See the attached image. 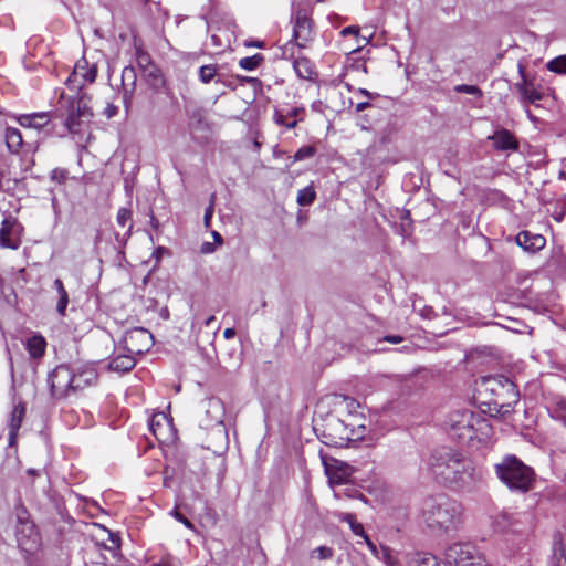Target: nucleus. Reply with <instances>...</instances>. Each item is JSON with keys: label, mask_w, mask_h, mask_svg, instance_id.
I'll list each match as a JSON object with an SVG mask.
<instances>
[{"label": "nucleus", "mask_w": 566, "mask_h": 566, "mask_svg": "<svg viewBox=\"0 0 566 566\" xmlns=\"http://www.w3.org/2000/svg\"><path fill=\"white\" fill-rule=\"evenodd\" d=\"M429 469L438 483L454 490L470 491L480 480L473 462L450 447H440L431 453Z\"/></svg>", "instance_id": "1"}, {"label": "nucleus", "mask_w": 566, "mask_h": 566, "mask_svg": "<svg viewBox=\"0 0 566 566\" xmlns=\"http://www.w3.org/2000/svg\"><path fill=\"white\" fill-rule=\"evenodd\" d=\"M314 430L324 444L335 448L347 447L349 442L359 441L366 434L364 417L353 415L342 418L329 413L322 423H315Z\"/></svg>", "instance_id": "2"}, {"label": "nucleus", "mask_w": 566, "mask_h": 566, "mask_svg": "<svg viewBox=\"0 0 566 566\" xmlns=\"http://www.w3.org/2000/svg\"><path fill=\"white\" fill-rule=\"evenodd\" d=\"M476 391L482 405L489 411L507 415L518 402L520 392L516 385L503 375L485 376L476 382Z\"/></svg>", "instance_id": "3"}, {"label": "nucleus", "mask_w": 566, "mask_h": 566, "mask_svg": "<svg viewBox=\"0 0 566 566\" xmlns=\"http://www.w3.org/2000/svg\"><path fill=\"white\" fill-rule=\"evenodd\" d=\"M421 517L431 531L449 533L462 523V505L443 494L428 496L421 504Z\"/></svg>", "instance_id": "4"}, {"label": "nucleus", "mask_w": 566, "mask_h": 566, "mask_svg": "<svg viewBox=\"0 0 566 566\" xmlns=\"http://www.w3.org/2000/svg\"><path fill=\"white\" fill-rule=\"evenodd\" d=\"M446 426L449 436L464 446H471L475 440L485 442L493 433L488 419L468 409L450 412Z\"/></svg>", "instance_id": "5"}, {"label": "nucleus", "mask_w": 566, "mask_h": 566, "mask_svg": "<svg viewBox=\"0 0 566 566\" xmlns=\"http://www.w3.org/2000/svg\"><path fill=\"white\" fill-rule=\"evenodd\" d=\"M494 472L511 492L525 494L534 488L535 471L514 454H505L494 464Z\"/></svg>", "instance_id": "6"}, {"label": "nucleus", "mask_w": 566, "mask_h": 566, "mask_svg": "<svg viewBox=\"0 0 566 566\" xmlns=\"http://www.w3.org/2000/svg\"><path fill=\"white\" fill-rule=\"evenodd\" d=\"M15 537L19 547L27 553L34 552L40 545V535L24 509L17 511Z\"/></svg>", "instance_id": "7"}, {"label": "nucleus", "mask_w": 566, "mask_h": 566, "mask_svg": "<svg viewBox=\"0 0 566 566\" xmlns=\"http://www.w3.org/2000/svg\"><path fill=\"white\" fill-rule=\"evenodd\" d=\"M51 394L55 399L67 398L74 391L73 369L67 365L56 366L48 378Z\"/></svg>", "instance_id": "8"}, {"label": "nucleus", "mask_w": 566, "mask_h": 566, "mask_svg": "<svg viewBox=\"0 0 566 566\" xmlns=\"http://www.w3.org/2000/svg\"><path fill=\"white\" fill-rule=\"evenodd\" d=\"M532 515L527 512H503L496 516L494 527L500 533L524 534L532 528Z\"/></svg>", "instance_id": "9"}, {"label": "nucleus", "mask_w": 566, "mask_h": 566, "mask_svg": "<svg viewBox=\"0 0 566 566\" xmlns=\"http://www.w3.org/2000/svg\"><path fill=\"white\" fill-rule=\"evenodd\" d=\"M518 73L522 81L515 83V90L520 95V103L523 107H530V105L538 107V102L543 99L544 94L534 85L533 82L526 80L525 67L522 64H518Z\"/></svg>", "instance_id": "10"}, {"label": "nucleus", "mask_w": 566, "mask_h": 566, "mask_svg": "<svg viewBox=\"0 0 566 566\" xmlns=\"http://www.w3.org/2000/svg\"><path fill=\"white\" fill-rule=\"evenodd\" d=\"M313 22L306 11L297 10L294 14L293 40L298 48H305L313 40Z\"/></svg>", "instance_id": "11"}, {"label": "nucleus", "mask_w": 566, "mask_h": 566, "mask_svg": "<svg viewBox=\"0 0 566 566\" xmlns=\"http://www.w3.org/2000/svg\"><path fill=\"white\" fill-rule=\"evenodd\" d=\"M474 557L472 545L454 543L446 549L443 566H464Z\"/></svg>", "instance_id": "12"}, {"label": "nucleus", "mask_w": 566, "mask_h": 566, "mask_svg": "<svg viewBox=\"0 0 566 566\" xmlns=\"http://www.w3.org/2000/svg\"><path fill=\"white\" fill-rule=\"evenodd\" d=\"M153 335L145 328L138 327L126 333L125 344L130 354H142L151 345Z\"/></svg>", "instance_id": "13"}, {"label": "nucleus", "mask_w": 566, "mask_h": 566, "mask_svg": "<svg viewBox=\"0 0 566 566\" xmlns=\"http://www.w3.org/2000/svg\"><path fill=\"white\" fill-rule=\"evenodd\" d=\"M20 224L17 219L12 217H7L2 220L0 227V247L8 248L11 250H18L21 245V241L19 238L14 235L18 233V228Z\"/></svg>", "instance_id": "14"}, {"label": "nucleus", "mask_w": 566, "mask_h": 566, "mask_svg": "<svg viewBox=\"0 0 566 566\" xmlns=\"http://www.w3.org/2000/svg\"><path fill=\"white\" fill-rule=\"evenodd\" d=\"M492 140L493 148L497 151H518L520 143L515 135L506 128H497L488 137Z\"/></svg>", "instance_id": "15"}, {"label": "nucleus", "mask_w": 566, "mask_h": 566, "mask_svg": "<svg viewBox=\"0 0 566 566\" xmlns=\"http://www.w3.org/2000/svg\"><path fill=\"white\" fill-rule=\"evenodd\" d=\"M72 369L75 392L94 385L97 380L98 374L93 364H83Z\"/></svg>", "instance_id": "16"}, {"label": "nucleus", "mask_w": 566, "mask_h": 566, "mask_svg": "<svg viewBox=\"0 0 566 566\" xmlns=\"http://www.w3.org/2000/svg\"><path fill=\"white\" fill-rule=\"evenodd\" d=\"M228 444L229 438L224 424H213L208 433L207 449L213 453H221L228 448Z\"/></svg>", "instance_id": "17"}, {"label": "nucleus", "mask_w": 566, "mask_h": 566, "mask_svg": "<svg viewBox=\"0 0 566 566\" xmlns=\"http://www.w3.org/2000/svg\"><path fill=\"white\" fill-rule=\"evenodd\" d=\"M203 408L207 417V428L223 423L226 409L221 399L217 397L208 398L203 401Z\"/></svg>", "instance_id": "18"}, {"label": "nucleus", "mask_w": 566, "mask_h": 566, "mask_svg": "<svg viewBox=\"0 0 566 566\" xmlns=\"http://www.w3.org/2000/svg\"><path fill=\"white\" fill-rule=\"evenodd\" d=\"M515 241L524 251L535 253L542 250L546 244V239L542 234L532 233L524 230L517 233Z\"/></svg>", "instance_id": "19"}, {"label": "nucleus", "mask_w": 566, "mask_h": 566, "mask_svg": "<svg viewBox=\"0 0 566 566\" xmlns=\"http://www.w3.org/2000/svg\"><path fill=\"white\" fill-rule=\"evenodd\" d=\"M549 566H566V547L562 532L556 531L553 534L552 555L548 562Z\"/></svg>", "instance_id": "20"}, {"label": "nucleus", "mask_w": 566, "mask_h": 566, "mask_svg": "<svg viewBox=\"0 0 566 566\" xmlns=\"http://www.w3.org/2000/svg\"><path fill=\"white\" fill-rule=\"evenodd\" d=\"M25 415V406L21 402L15 405L10 413L9 420V444L13 446L15 443L18 431L21 427L22 419Z\"/></svg>", "instance_id": "21"}, {"label": "nucleus", "mask_w": 566, "mask_h": 566, "mask_svg": "<svg viewBox=\"0 0 566 566\" xmlns=\"http://www.w3.org/2000/svg\"><path fill=\"white\" fill-rule=\"evenodd\" d=\"M97 76V66L95 64L90 65L86 60H82L76 63L74 71H73V77H82L83 82L81 86H83L86 83H93Z\"/></svg>", "instance_id": "22"}, {"label": "nucleus", "mask_w": 566, "mask_h": 566, "mask_svg": "<svg viewBox=\"0 0 566 566\" xmlns=\"http://www.w3.org/2000/svg\"><path fill=\"white\" fill-rule=\"evenodd\" d=\"M301 113H303V108L293 107L283 114L281 111H275L274 120L276 124L284 126L287 129L295 128L297 126V120L295 119Z\"/></svg>", "instance_id": "23"}, {"label": "nucleus", "mask_w": 566, "mask_h": 566, "mask_svg": "<svg viewBox=\"0 0 566 566\" xmlns=\"http://www.w3.org/2000/svg\"><path fill=\"white\" fill-rule=\"evenodd\" d=\"M4 142L11 154H18L23 145L21 132L15 127H8L4 132Z\"/></svg>", "instance_id": "24"}, {"label": "nucleus", "mask_w": 566, "mask_h": 566, "mask_svg": "<svg viewBox=\"0 0 566 566\" xmlns=\"http://www.w3.org/2000/svg\"><path fill=\"white\" fill-rule=\"evenodd\" d=\"M53 289L57 294L56 312L60 316H65L66 308L70 303L69 293L61 279H55L53 282Z\"/></svg>", "instance_id": "25"}, {"label": "nucleus", "mask_w": 566, "mask_h": 566, "mask_svg": "<svg viewBox=\"0 0 566 566\" xmlns=\"http://www.w3.org/2000/svg\"><path fill=\"white\" fill-rule=\"evenodd\" d=\"M199 80L202 84L209 83H223L221 74L219 73L218 64H207L199 67L198 71Z\"/></svg>", "instance_id": "26"}, {"label": "nucleus", "mask_w": 566, "mask_h": 566, "mask_svg": "<svg viewBox=\"0 0 566 566\" xmlns=\"http://www.w3.org/2000/svg\"><path fill=\"white\" fill-rule=\"evenodd\" d=\"M135 365L136 360L132 354L118 355L111 360L109 369L114 371L127 373L132 370Z\"/></svg>", "instance_id": "27"}, {"label": "nucleus", "mask_w": 566, "mask_h": 566, "mask_svg": "<svg viewBox=\"0 0 566 566\" xmlns=\"http://www.w3.org/2000/svg\"><path fill=\"white\" fill-rule=\"evenodd\" d=\"M140 73L151 87L158 88L164 84L161 71L155 63L142 70Z\"/></svg>", "instance_id": "28"}, {"label": "nucleus", "mask_w": 566, "mask_h": 566, "mask_svg": "<svg viewBox=\"0 0 566 566\" xmlns=\"http://www.w3.org/2000/svg\"><path fill=\"white\" fill-rule=\"evenodd\" d=\"M46 342L41 335H33L27 342V348L29 354L33 358H39L44 355Z\"/></svg>", "instance_id": "29"}, {"label": "nucleus", "mask_w": 566, "mask_h": 566, "mask_svg": "<svg viewBox=\"0 0 566 566\" xmlns=\"http://www.w3.org/2000/svg\"><path fill=\"white\" fill-rule=\"evenodd\" d=\"M293 67L297 76L304 80L312 78V75L314 74L313 64L306 57L296 59L293 63Z\"/></svg>", "instance_id": "30"}, {"label": "nucleus", "mask_w": 566, "mask_h": 566, "mask_svg": "<svg viewBox=\"0 0 566 566\" xmlns=\"http://www.w3.org/2000/svg\"><path fill=\"white\" fill-rule=\"evenodd\" d=\"M49 122L45 113H35L32 115H24L20 118V124L25 127L41 128Z\"/></svg>", "instance_id": "31"}, {"label": "nucleus", "mask_w": 566, "mask_h": 566, "mask_svg": "<svg viewBox=\"0 0 566 566\" xmlns=\"http://www.w3.org/2000/svg\"><path fill=\"white\" fill-rule=\"evenodd\" d=\"M137 74L134 66H125L122 72V83L125 91V95L129 92L133 93L136 86Z\"/></svg>", "instance_id": "32"}, {"label": "nucleus", "mask_w": 566, "mask_h": 566, "mask_svg": "<svg viewBox=\"0 0 566 566\" xmlns=\"http://www.w3.org/2000/svg\"><path fill=\"white\" fill-rule=\"evenodd\" d=\"M70 108L74 109L76 116L81 117L82 119H91L93 117L91 108L83 98L72 99L70 103Z\"/></svg>", "instance_id": "33"}, {"label": "nucleus", "mask_w": 566, "mask_h": 566, "mask_svg": "<svg viewBox=\"0 0 566 566\" xmlns=\"http://www.w3.org/2000/svg\"><path fill=\"white\" fill-rule=\"evenodd\" d=\"M549 415L553 419L562 422L566 427V399H558L551 408Z\"/></svg>", "instance_id": "34"}, {"label": "nucleus", "mask_w": 566, "mask_h": 566, "mask_svg": "<svg viewBox=\"0 0 566 566\" xmlns=\"http://www.w3.org/2000/svg\"><path fill=\"white\" fill-rule=\"evenodd\" d=\"M411 563L415 566H440L438 558L431 553H416Z\"/></svg>", "instance_id": "35"}, {"label": "nucleus", "mask_w": 566, "mask_h": 566, "mask_svg": "<svg viewBox=\"0 0 566 566\" xmlns=\"http://www.w3.org/2000/svg\"><path fill=\"white\" fill-rule=\"evenodd\" d=\"M340 520L343 522H346L349 525L352 532L356 536L365 537L367 535L365 530H364L363 524L357 522V520H356L354 514H352V513H344V514H342Z\"/></svg>", "instance_id": "36"}, {"label": "nucleus", "mask_w": 566, "mask_h": 566, "mask_svg": "<svg viewBox=\"0 0 566 566\" xmlns=\"http://www.w3.org/2000/svg\"><path fill=\"white\" fill-rule=\"evenodd\" d=\"M132 210L128 208H120L117 212L116 221L120 227H126L128 224L127 231L125 235L129 237L133 228L132 222Z\"/></svg>", "instance_id": "37"}, {"label": "nucleus", "mask_w": 566, "mask_h": 566, "mask_svg": "<svg viewBox=\"0 0 566 566\" xmlns=\"http://www.w3.org/2000/svg\"><path fill=\"white\" fill-rule=\"evenodd\" d=\"M316 198V192L313 186H307L301 189L297 193V203L300 206H310Z\"/></svg>", "instance_id": "38"}, {"label": "nucleus", "mask_w": 566, "mask_h": 566, "mask_svg": "<svg viewBox=\"0 0 566 566\" xmlns=\"http://www.w3.org/2000/svg\"><path fill=\"white\" fill-rule=\"evenodd\" d=\"M386 566H399L397 554L388 546L380 545V555L378 557Z\"/></svg>", "instance_id": "39"}, {"label": "nucleus", "mask_w": 566, "mask_h": 566, "mask_svg": "<svg viewBox=\"0 0 566 566\" xmlns=\"http://www.w3.org/2000/svg\"><path fill=\"white\" fill-rule=\"evenodd\" d=\"M264 61V56L260 53L254 54L252 56L243 57L239 61V65L241 69L247 71L255 70L262 62Z\"/></svg>", "instance_id": "40"}, {"label": "nucleus", "mask_w": 566, "mask_h": 566, "mask_svg": "<svg viewBox=\"0 0 566 566\" xmlns=\"http://www.w3.org/2000/svg\"><path fill=\"white\" fill-rule=\"evenodd\" d=\"M82 120L83 119L81 117L76 116L75 111L70 108L65 120V126L71 134H76L80 132Z\"/></svg>", "instance_id": "41"}, {"label": "nucleus", "mask_w": 566, "mask_h": 566, "mask_svg": "<svg viewBox=\"0 0 566 566\" xmlns=\"http://www.w3.org/2000/svg\"><path fill=\"white\" fill-rule=\"evenodd\" d=\"M547 69L554 73L566 74V55H560L549 61Z\"/></svg>", "instance_id": "42"}, {"label": "nucleus", "mask_w": 566, "mask_h": 566, "mask_svg": "<svg viewBox=\"0 0 566 566\" xmlns=\"http://www.w3.org/2000/svg\"><path fill=\"white\" fill-rule=\"evenodd\" d=\"M136 63L139 71L146 69L147 66L154 64L151 56L144 51L142 48L136 46Z\"/></svg>", "instance_id": "43"}, {"label": "nucleus", "mask_w": 566, "mask_h": 566, "mask_svg": "<svg viewBox=\"0 0 566 566\" xmlns=\"http://www.w3.org/2000/svg\"><path fill=\"white\" fill-rule=\"evenodd\" d=\"M316 154V148L312 145H306L296 150L293 158L295 161H301L313 157Z\"/></svg>", "instance_id": "44"}, {"label": "nucleus", "mask_w": 566, "mask_h": 566, "mask_svg": "<svg viewBox=\"0 0 566 566\" xmlns=\"http://www.w3.org/2000/svg\"><path fill=\"white\" fill-rule=\"evenodd\" d=\"M69 178V170L65 168H54L50 174V179L59 185L65 184Z\"/></svg>", "instance_id": "45"}, {"label": "nucleus", "mask_w": 566, "mask_h": 566, "mask_svg": "<svg viewBox=\"0 0 566 566\" xmlns=\"http://www.w3.org/2000/svg\"><path fill=\"white\" fill-rule=\"evenodd\" d=\"M457 93L470 94L475 96H482V91L476 85L460 84L454 87Z\"/></svg>", "instance_id": "46"}, {"label": "nucleus", "mask_w": 566, "mask_h": 566, "mask_svg": "<svg viewBox=\"0 0 566 566\" xmlns=\"http://www.w3.org/2000/svg\"><path fill=\"white\" fill-rule=\"evenodd\" d=\"M342 405L345 406L347 415L344 418H348L349 415L359 416V413L355 412V409L359 407V403L355 399L344 398ZM360 417H363L360 415Z\"/></svg>", "instance_id": "47"}, {"label": "nucleus", "mask_w": 566, "mask_h": 566, "mask_svg": "<svg viewBox=\"0 0 566 566\" xmlns=\"http://www.w3.org/2000/svg\"><path fill=\"white\" fill-rule=\"evenodd\" d=\"M532 559L530 554H521L520 556L513 557L510 560V566H531Z\"/></svg>", "instance_id": "48"}, {"label": "nucleus", "mask_w": 566, "mask_h": 566, "mask_svg": "<svg viewBox=\"0 0 566 566\" xmlns=\"http://www.w3.org/2000/svg\"><path fill=\"white\" fill-rule=\"evenodd\" d=\"M170 514L177 520L179 521L180 523H182L186 527L188 528H192L193 527V524L186 517L184 516L181 513L178 512L177 509H174Z\"/></svg>", "instance_id": "49"}, {"label": "nucleus", "mask_w": 566, "mask_h": 566, "mask_svg": "<svg viewBox=\"0 0 566 566\" xmlns=\"http://www.w3.org/2000/svg\"><path fill=\"white\" fill-rule=\"evenodd\" d=\"M363 538H364V541H365V543H366L367 547H368V548H369V551L371 552V554H373L376 558H378V557H379V555H380V547L378 548V547L376 546V544H375V543L369 538V536H368V535H366V536H365V537H363Z\"/></svg>", "instance_id": "50"}, {"label": "nucleus", "mask_w": 566, "mask_h": 566, "mask_svg": "<svg viewBox=\"0 0 566 566\" xmlns=\"http://www.w3.org/2000/svg\"><path fill=\"white\" fill-rule=\"evenodd\" d=\"M315 552H317L321 559L331 558L333 555V551L326 546H319Z\"/></svg>", "instance_id": "51"}, {"label": "nucleus", "mask_w": 566, "mask_h": 566, "mask_svg": "<svg viewBox=\"0 0 566 566\" xmlns=\"http://www.w3.org/2000/svg\"><path fill=\"white\" fill-rule=\"evenodd\" d=\"M117 112L118 107L112 103H108L103 113L107 118H112L117 114Z\"/></svg>", "instance_id": "52"}, {"label": "nucleus", "mask_w": 566, "mask_h": 566, "mask_svg": "<svg viewBox=\"0 0 566 566\" xmlns=\"http://www.w3.org/2000/svg\"><path fill=\"white\" fill-rule=\"evenodd\" d=\"M359 33V29L358 27H355V25H349V27H346L344 28L342 31H340V34L343 36H347V35H355L357 36Z\"/></svg>", "instance_id": "53"}, {"label": "nucleus", "mask_w": 566, "mask_h": 566, "mask_svg": "<svg viewBox=\"0 0 566 566\" xmlns=\"http://www.w3.org/2000/svg\"><path fill=\"white\" fill-rule=\"evenodd\" d=\"M216 250L214 243L211 242H203L200 247V252L202 254H210L213 253Z\"/></svg>", "instance_id": "54"}, {"label": "nucleus", "mask_w": 566, "mask_h": 566, "mask_svg": "<svg viewBox=\"0 0 566 566\" xmlns=\"http://www.w3.org/2000/svg\"><path fill=\"white\" fill-rule=\"evenodd\" d=\"M156 418L157 416H154L150 420V430L155 436H157V430L160 428V421Z\"/></svg>", "instance_id": "55"}, {"label": "nucleus", "mask_w": 566, "mask_h": 566, "mask_svg": "<svg viewBox=\"0 0 566 566\" xmlns=\"http://www.w3.org/2000/svg\"><path fill=\"white\" fill-rule=\"evenodd\" d=\"M384 340L391 343V344H399L402 342V337L399 335H388L384 337Z\"/></svg>", "instance_id": "56"}, {"label": "nucleus", "mask_w": 566, "mask_h": 566, "mask_svg": "<svg viewBox=\"0 0 566 566\" xmlns=\"http://www.w3.org/2000/svg\"><path fill=\"white\" fill-rule=\"evenodd\" d=\"M245 46H254L263 49L265 46V43L263 41L253 40V41H245Z\"/></svg>", "instance_id": "57"}, {"label": "nucleus", "mask_w": 566, "mask_h": 566, "mask_svg": "<svg viewBox=\"0 0 566 566\" xmlns=\"http://www.w3.org/2000/svg\"><path fill=\"white\" fill-rule=\"evenodd\" d=\"M237 332L234 328L232 327H229V328H226L224 332H223V337L226 339H231L235 336Z\"/></svg>", "instance_id": "58"}, {"label": "nucleus", "mask_w": 566, "mask_h": 566, "mask_svg": "<svg viewBox=\"0 0 566 566\" xmlns=\"http://www.w3.org/2000/svg\"><path fill=\"white\" fill-rule=\"evenodd\" d=\"M421 315L426 318H432L436 316L433 310L431 307H426L422 310Z\"/></svg>", "instance_id": "59"}, {"label": "nucleus", "mask_w": 566, "mask_h": 566, "mask_svg": "<svg viewBox=\"0 0 566 566\" xmlns=\"http://www.w3.org/2000/svg\"><path fill=\"white\" fill-rule=\"evenodd\" d=\"M202 113H203L202 109L198 108V109L192 112V114L190 115V118L191 119H197L198 122H200L201 118H202Z\"/></svg>", "instance_id": "60"}, {"label": "nucleus", "mask_w": 566, "mask_h": 566, "mask_svg": "<svg viewBox=\"0 0 566 566\" xmlns=\"http://www.w3.org/2000/svg\"><path fill=\"white\" fill-rule=\"evenodd\" d=\"M370 106V103L369 102H360L356 105V112L359 113V112H363L365 111L366 108H368Z\"/></svg>", "instance_id": "61"}, {"label": "nucleus", "mask_w": 566, "mask_h": 566, "mask_svg": "<svg viewBox=\"0 0 566 566\" xmlns=\"http://www.w3.org/2000/svg\"><path fill=\"white\" fill-rule=\"evenodd\" d=\"M483 562L480 559V558H472V560H470V563H468L467 565L464 566H481Z\"/></svg>", "instance_id": "62"}, {"label": "nucleus", "mask_w": 566, "mask_h": 566, "mask_svg": "<svg viewBox=\"0 0 566 566\" xmlns=\"http://www.w3.org/2000/svg\"><path fill=\"white\" fill-rule=\"evenodd\" d=\"M483 562L480 559V558H472V560H470V563H468L467 565L464 566H481Z\"/></svg>", "instance_id": "63"}, {"label": "nucleus", "mask_w": 566, "mask_h": 566, "mask_svg": "<svg viewBox=\"0 0 566 566\" xmlns=\"http://www.w3.org/2000/svg\"><path fill=\"white\" fill-rule=\"evenodd\" d=\"M153 566H174L171 562L167 558L161 559L159 563L153 565Z\"/></svg>", "instance_id": "64"}]
</instances>
